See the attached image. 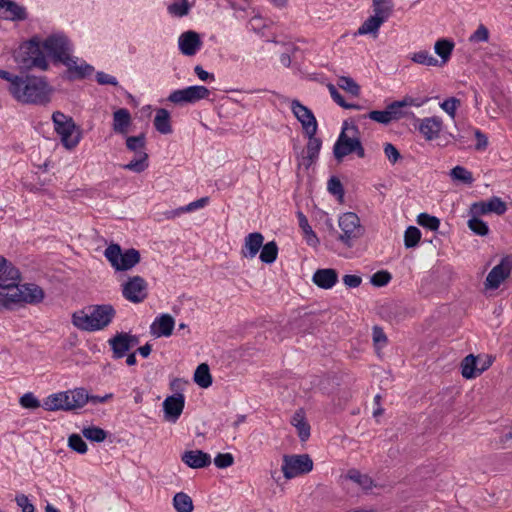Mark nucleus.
<instances>
[{"instance_id":"nucleus-17","label":"nucleus","mask_w":512,"mask_h":512,"mask_svg":"<svg viewBox=\"0 0 512 512\" xmlns=\"http://www.w3.org/2000/svg\"><path fill=\"white\" fill-rule=\"evenodd\" d=\"M291 110L297 120L301 123L305 134L307 136L315 135L318 124L313 112L296 99L291 101Z\"/></svg>"},{"instance_id":"nucleus-28","label":"nucleus","mask_w":512,"mask_h":512,"mask_svg":"<svg viewBox=\"0 0 512 512\" xmlns=\"http://www.w3.org/2000/svg\"><path fill=\"white\" fill-rule=\"evenodd\" d=\"M312 280L322 289H331L338 282V273L332 268L318 269Z\"/></svg>"},{"instance_id":"nucleus-12","label":"nucleus","mask_w":512,"mask_h":512,"mask_svg":"<svg viewBox=\"0 0 512 512\" xmlns=\"http://www.w3.org/2000/svg\"><path fill=\"white\" fill-rule=\"evenodd\" d=\"M313 469V461L308 454L284 455L281 470L286 479L307 474Z\"/></svg>"},{"instance_id":"nucleus-22","label":"nucleus","mask_w":512,"mask_h":512,"mask_svg":"<svg viewBox=\"0 0 512 512\" xmlns=\"http://www.w3.org/2000/svg\"><path fill=\"white\" fill-rule=\"evenodd\" d=\"M185 398L182 394H176L167 397L163 402L165 419L167 421L176 422L183 412Z\"/></svg>"},{"instance_id":"nucleus-61","label":"nucleus","mask_w":512,"mask_h":512,"mask_svg":"<svg viewBox=\"0 0 512 512\" xmlns=\"http://www.w3.org/2000/svg\"><path fill=\"white\" fill-rule=\"evenodd\" d=\"M328 191L335 196H339L340 198L343 197V186L338 178L332 177L328 181Z\"/></svg>"},{"instance_id":"nucleus-16","label":"nucleus","mask_w":512,"mask_h":512,"mask_svg":"<svg viewBox=\"0 0 512 512\" xmlns=\"http://www.w3.org/2000/svg\"><path fill=\"white\" fill-rule=\"evenodd\" d=\"M512 271V257L506 256L488 273L484 286L486 290H495L510 276Z\"/></svg>"},{"instance_id":"nucleus-46","label":"nucleus","mask_w":512,"mask_h":512,"mask_svg":"<svg viewBox=\"0 0 512 512\" xmlns=\"http://www.w3.org/2000/svg\"><path fill=\"white\" fill-rule=\"evenodd\" d=\"M421 239V231L415 226H409L404 233V244L406 248H413L418 245Z\"/></svg>"},{"instance_id":"nucleus-64","label":"nucleus","mask_w":512,"mask_h":512,"mask_svg":"<svg viewBox=\"0 0 512 512\" xmlns=\"http://www.w3.org/2000/svg\"><path fill=\"white\" fill-rule=\"evenodd\" d=\"M96 78H97L98 83L101 85L109 84V85L116 86L118 84L115 77H113L107 73H104V72H98Z\"/></svg>"},{"instance_id":"nucleus-32","label":"nucleus","mask_w":512,"mask_h":512,"mask_svg":"<svg viewBox=\"0 0 512 512\" xmlns=\"http://www.w3.org/2000/svg\"><path fill=\"white\" fill-rule=\"evenodd\" d=\"M299 227L301 228L304 238L309 246L316 247L319 244V239L315 232L312 230L309 225L307 217L302 213H297Z\"/></svg>"},{"instance_id":"nucleus-49","label":"nucleus","mask_w":512,"mask_h":512,"mask_svg":"<svg viewBox=\"0 0 512 512\" xmlns=\"http://www.w3.org/2000/svg\"><path fill=\"white\" fill-rule=\"evenodd\" d=\"M468 227L477 235L485 236L489 233L488 225L476 216L468 220Z\"/></svg>"},{"instance_id":"nucleus-25","label":"nucleus","mask_w":512,"mask_h":512,"mask_svg":"<svg viewBox=\"0 0 512 512\" xmlns=\"http://www.w3.org/2000/svg\"><path fill=\"white\" fill-rule=\"evenodd\" d=\"M175 325L174 318L169 314H162L157 317L150 326V332L153 336L168 337L172 334Z\"/></svg>"},{"instance_id":"nucleus-5","label":"nucleus","mask_w":512,"mask_h":512,"mask_svg":"<svg viewBox=\"0 0 512 512\" xmlns=\"http://www.w3.org/2000/svg\"><path fill=\"white\" fill-rule=\"evenodd\" d=\"M358 134L359 129L355 123L348 121L343 123L342 131L333 148L334 156L338 161L353 152L360 158L365 157V151Z\"/></svg>"},{"instance_id":"nucleus-50","label":"nucleus","mask_w":512,"mask_h":512,"mask_svg":"<svg viewBox=\"0 0 512 512\" xmlns=\"http://www.w3.org/2000/svg\"><path fill=\"white\" fill-rule=\"evenodd\" d=\"M68 446L79 454H85L88 450L86 442L79 434H72L68 438Z\"/></svg>"},{"instance_id":"nucleus-43","label":"nucleus","mask_w":512,"mask_h":512,"mask_svg":"<svg viewBox=\"0 0 512 512\" xmlns=\"http://www.w3.org/2000/svg\"><path fill=\"white\" fill-rule=\"evenodd\" d=\"M337 86L352 96L357 97L360 94V86L351 77H339L337 79Z\"/></svg>"},{"instance_id":"nucleus-31","label":"nucleus","mask_w":512,"mask_h":512,"mask_svg":"<svg viewBox=\"0 0 512 512\" xmlns=\"http://www.w3.org/2000/svg\"><path fill=\"white\" fill-rule=\"evenodd\" d=\"M65 392H59L55 394H51L48 397H46L42 403V407L46 411H57V410H64L67 411V398Z\"/></svg>"},{"instance_id":"nucleus-10","label":"nucleus","mask_w":512,"mask_h":512,"mask_svg":"<svg viewBox=\"0 0 512 512\" xmlns=\"http://www.w3.org/2000/svg\"><path fill=\"white\" fill-rule=\"evenodd\" d=\"M104 256L116 271H128L141 260L138 250L130 248L122 251L119 244H110L104 251Z\"/></svg>"},{"instance_id":"nucleus-51","label":"nucleus","mask_w":512,"mask_h":512,"mask_svg":"<svg viewBox=\"0 0 512 512\" xmlns=\"http://www.w3.org/2000/svg\"><path fill=\"white\" fill-rule=\"evenodd\" d=\"M327 88L330 92L332 99L341 107L345 109H360L359 105L347 103L343 96L339 93L337 88L333 84H328Z\"/></svg>"},{"instance_id":"nucleus-19","label":"nucleus","mask_w":512,"mask_h":512,"mask_svg":"<svg viewBox=\"0 0 512 512\" xmlns=\"http://www.w3.org/2000/svg\"><path fill=\"white\" fill-rule=\"evenodd\" d=\"M20 273L13 264L0 255V307L3 305V296L12 284L19 282Z\"/></svg>"},{"instance_id":"nucleus-11","label":"nucleus","mask_w":512,"mask_h":512,"mask_svg":"<svg viewBox=\"0 0 512 512\" xmlns=\"http://www.w3.org/2000/svg\"><path fill=\"white\" fill-rule=\"evenodd\" d=\"M126 147L135 153V157L129 163L122 165L125 170L141 173L148 168V154L145 152V136H129L126 139Z\"/></svg>"},{"instance_id":"nucleus-57","label":"nucleus","mask_w":512,"mask_h":512,"mask_svg":"<svg viewBox=\"0 0 512 512\" xmlns=\"http://www.w3.org/2000/svg\"><path fill=\"white\" fill-rule=\"evenodd\" d=\"M234 463V457L231 453H219L214 458V464L216 467L223 469L232 466Z\"/></svg>"},{"instance_id":"nucleus-40","label":"nucleus","mask_w":512,"mask_h":512,"mask_svg":"<svg viewBox=\"0 0 512 512\" xmlns=\"http://www.w3.org/2000/svg\"><path fill=\"white\" fill-rule=\"evenodd\" d=\"M380 17L377 16H370L368 19H366L363 24L359 27L357 33L359 35H365V34H375L379 30L380 26L384 23Z\"/></svg>"},{"instance_id":"nucleus-34","label":"nucleus","mask_w":512,"mask_h":512,"mask_svg":"<svg viewBox=\"0 0 512 512\" xmlns=\"http://www.w3.org/2000/svg\"><path fill=\"white\" fill-rule=\"evenodd\" d=\"M291 424L297 429L298 436L302 441H306L310 436V426L306 422L304 413L297 411L291 418Z\"/></svg>"},{"instance_id":"nucleus-14","label":"nucleus","mask_w":512,"mask_h":512,"mask_svg":"<svg viewBox=\"0 0 512 512\" xmlns=\"http://www.w3.org/2000/svg\"><path fill=\"white\" fill-rule=\"evenodd\" d=\"M492 365V357L489 355L474 356L470 354L461 362V373L466 379H473L479 376Z\"/></svg>"},{"instance_id":"nucleus-29","label":"nucleus","mask_w":512,"mask_h":512,"mask_svg":"<svg viewBox=\"0 0 512 512\" xmlns=\"http://www.w3.org/2000/svg\"><path fill=\"white\" fill-rule=\"evenodd\" d=\"M132 119L126 108H120L113 113V131L118 134H127Z\"/></svg>"},{"instance_id":"nucleus-37","label":"nucleus","mask_w":512,"mask_h":512,"mask_svg":"<svg viewBox=\"0 0 512 512\" xmlns=\"http://www.w3.org/2000/svg\"><path fill=\"white\" fill-rule=\"evenodd\" d=\"M194 381L201 388H208L211 386L212 376L210 374L209 366L206 363H202L196 368Z\"/></svg>"},{"instance_id":"nucleus-53","label":"nucleus","mask_w":512,"mask_h":512,"mask_svg":"<svg viewBox=\"0 0 512 512\" xmlns=\"http://www.w3.org/2000/svg\"><path fill=\"white\" fill-rule=\"evenodd\" d=\"M461 102L455 97H450L440 103L441 109H443L452 119L456 116V110L460 106Z\"/></svg>"},{"instance_id":"nucleus-3","label":"nucleus","mask_w":512,"mask_h":512,"mask_svg":"<svg viewBox=\"0 0 512 512\" xmlns=\"http://www.w3.org/2000/svg\"><path fill=\"white\" fill-rule=\"evenodd\" d=\"M44 51L55 61L63 63L69 71L78 77H85L91 74L93 68L90 65H77L76 60L70 56L71 44L66 36L53 34L43 40Z\"/></svg>"},{"instance_id":"nucleus-30","label":"nucleus","mask_w":512,"mask_h":512,"mask_svg":"<svg viewBox=\"0 0 512 512\" xmlns=\"http://www.w3.org/2000/svg\"><path fill=\"white\" fill-rule=\"evenodd\" d=\"M67 398V411L82 408L89 402V394L84 388H76L74 390L65 391Z\"/></svg>"},{"instance_id":"nucleus-58","label":"nucleus","mask_w":512,"mask_h":512,"mask_svg":"<svg viewBox=\"0 0 512 512\" xmlns=\"http://www.w3.org/2000/svg\"><path fill=\"white\" fill-rule=\"evenodd\" d=\"M373 342L377 349L382 348L387 343V337L383 329L378 326L373 327Z\"/></svg>"},{"instance_id":"nucleus-39","label":"nucleus","mask_w":512,"mask_h":512,"mask_svg":"<svg viewBox=\"0 0 512 512\" xmlns=\"http://www.w3.org/2000/svg\"><path fill=\"white\" fill-rule=\"evenodd\" d=\"M393 8L392 0H373V12L374 16L380 17L383 21H386L391 14Z\"/></svg>"},{"instance_id":"nucleus-45","label":"nucleus","mask_w":512,"mask_h":512,"mask_svg":"<svg viewBox=\"0 0 512 512\" xmlns=\"http://www.w3.org/2000/svg\"><path fill=\"white\" fill-rule=\"evenodd\" d=\"M188 0H178L170 4L167 8L168 12L175 17L186 16L190 11Z\"/></svg>"},{"instance_id":"nucleus-60","label":"nucleus","mask_w":512,"mask_h":512,"mask_svg":"<svg viewBox=\"0 0 512 512\" xmlns=\"http://www.w3.org/2000/svg\"><path fill=\"white\" fill-rule=\"evenodd\" d=\"M15 502L22 512H32L35 510L34 505L30 502L25 494H18L15 497Z\"/></svg>"},{"instance_id":"nucleus-8","label":"nucleus","mask_w":512,"mask_h":512,"mask_svg":"<svg viewBox=\"0 0 512 512\" xmlns=\"http://www.w3.org/2000/svg\"><path fill=\"white\" fill-rule=\"evenodd\" d=\"M8 290L3 296V305L7 306L9 303L25 302L29 304L40 303L44 298V291L41 287L35 284L19 285L18 282L7 287Z\"/></svg>"},{"instance_id":"nucleus-48","label":"nucleus","mask_w":512,"mask_h":512,"mask_svg":"<svg viewBox=\"0 0 512 512\" xmlns=\"http://www.w3.org/2000/svg\"><path fill=\"white\" fill-rule=\"evenodd\" d=\"M417 223L431 231L438 230L440 226V220L437 217L431 216L427 213L419 214L417 217Z\"/></svg>"},{"instance_id":"nucleus-59","label":"nucleus","mask_w":512,"mask_h":512,"mask_svg":"<svg viewBox=\"0 0 512 512\" xmlns=\"http://www.w3.org/2000/svg\"><path fill=\"white\" fill-rule=\"evenodd\" d=\"M384 154L391 164H395L401 158L400 152L391 143L384 145Z\"/></svg>"},{"instance_id":"nucleus-56","label":"nucleus","mask_w":512,"mask_h":512,"mask_svg":"<svg viewBox=\"0 0 512 512\" xmlns=\"http://www.w3.org/2000/svg\"><path fill=\"white\" fill-rule=\"evenodd\" d=\"M489 40V30L483 24H480L477 30L469 37L472 43L487 42Z\"/></svg>"},{"instance_id":"nucleus-35","label":"nucleus","mask_w":512,"mask_h":512,"mask_svg":"<svg viewBox=\"0 0 512 512\" xmlns=\"http://www.w3.org/2000/svg\"><path fill=\"white\" fill-rule=\"evenodd\" d=\"M454 49V43L448 39H439L434 45L435 53L441 58L439 65L448 62Z\"/></svg>"},{"instance_id":"nucleus-13","label":"nucleus","mask_w":512,"mask_h":512,"mask_svg":"<svg viewBox=\"0 0 512 512\" xmlns=\"http://www.w3.org/2000/svg\"><path fill=\"white\" fill-rule=\"evenodd\" d=\"M122 296L129 302L139 304L148 297V283L139 276H131L121 285Z\"/></svg>"},{"instance_id":"nucleus-21","label":"nucleus","mask_w":512,"mask_h":512,"mask_svg":"<svg viewBox=\"0 0 512 512\" xmlns=\"http://www.w3.org/2000/svg\"><path fill=\"white\" fill-rule=\"evenodd\" d=\"M442 128L443 121L438 116L426 117L419 120V132L427 141L438 138Z\"/></svg>"},{"instance_id":"nucleus-54","label":"nucleus","mask_w":512,"mask_h":512,"mask_svg":"<svg viewBox=\"0 0 512 512\" xmlns=\"http://www.w3.org/2000/svg\"><path fill=\"white\" fill-rule=\"evenodd\" d=\"M19 402L23 408L27 409H36L42 406L40 401L31 392L25 393L23 396H21Z\"/></svg>"},{"instance_id":"nucleus-38","label":"nucleus","mask_w":512,"mask_h":512,"mask_svg":"<svg viewBox=\"0 0 512 512\" xmlns=\"http://www.w3.org/2000/svg\"><path fill=\"white\" fill-rule=\"evenodd\" d=\"M346 478L357 483L362 489L370 490L374 487V481L367 474H362L356 469H350L347 472Z\"/></svg>"},{"instance_id":"nucleus-41","label":"nucleus","mask_w":512,"mask_h":512,"mask_svg":"<svg viewBox=\"0 0 512 512\" xmlns=\"http://www.w3.org/2000/svg\"><path fill=\"white\" fill-rule=\"evenodd\" d=\"M260 260L263 263L271 264L277 259L278 246L275 241H270L261 247Z\"/></svg>"},{"instance_id":"nucleus-9","label":"nucleus","mask_w":512,"mask_h":512,"mask_svg":"<svg viewBox=\"0 0 512 512\" xmlns=\"http://www.w3.org/2000/svg\"><path fill=\"white\" fill-rule=\"evenodd\" d=\"M340 232L337 240H339L347 248L354 246L365 233L364 227L360 223L359 217L353 212H346L338 219Z\"/></svg>"},{"instance_id":"nucleus-6","label":"nucleus","mask_w":512,"mask_h":512,"mask_svg":"<svg viewBox=\"0 0 512 512\" xmlns=\"http://www.w3.org/2000/svg\"><path fill=\"white\" fill-rule=\"evenodd\" d=\"M422 103L416 102V100L412 97H405L401 101H394L387 105L385 110H373L368 114L358 116V120L369 118L377 123L388 125L393 121L400 120L405 116L403 111L404 107L407 106H421Z\"/></svg>"},{"instance_id":"nucleus-62","label":"nucleus","mask_w":512,"mask_h":512,"mask_svg":"<svg viewBox=\"0 0 512 512\" xmlns=\"http://www.w3.org/2000/svg\"><path fill=\"white\" fill-rule=\"evenodd\" d=\"M208 203H209V197H202L196 201L189 203L188 205L183 206V210H185L186 213H190L195 210L204 208Z\"/></svg>"},{"instance_id":"nucleus-24","label":"nucleus","mask_w":512,"mask_h":512,"mask_svg":"<svg viewBox=\"0 0 512 512\" xmlns=\"http://www.w3.org/2000/svg\"><path fill=\"white\" fill-rule=\"evenodd\" d=\"M181 460L193 469L204 468L211 464V456L202 450L185 451L181 456Z\"/></svg>"},{"instance_id":"nucleus-1","label":"nucleus","mask_w":512,"mask_h":512,"mask_svg":"<svg viewBox=\"0 0 512 512\" xmlns=\"http://www.w3.org/2000/svg\"><path fill=\"white\" fill-rule=\"evenodd\" d=\"M52 87L45 77L21 76L11 89V95L24 104L46 105L51 100Z\"/></svg>"},{"instance_id":"nucleus-47","label":"nucleus","mask_w":512,"mask_h":512,"mask_svg":"<svg viewBox=\"0 0 512 512\" xmlns=\"http://www.w3.org/2000/svg\"><path fill=\"white\" fill-rule=\"evenodd\" d=\"M82 435L90 440L95 442H103L106 437L107 433L102 428L96 427V426H90L86 427L82 430Z\"/></svg>"},{"instance_id":"nucleus-27","label":"nucleus","mask_w":512,"mask_h":512,"mask_svg":"<svg viewBox=\"0 0 512 512\" xmlns=\"http://www.w3.org/2000/svg\"><path fill=\"white\" fill-rule=\"evenodd\" d=\"M264 237L259 232L248 234L244 240V246L241 254L245 258H254L263 246Z\"/></svg>"},{"instance_id":"nucleus-26","label":"nucleus","mask_w":512,"mask_h":512,"mask_svg":"<svg viewBox=\"0 0 512 512\" xmlns=\"http://www.w3.org/2000/svg\"><path fill=\"white\" fill-rule=\"evenodd\" d=\"M307 137L308 143L304 151L305 155L302 156L299 163V165H303L306 169H308L312 164L316 162L322 146V141L320 138L315 137V135Z\"/></svg>"},{"instance_id":"nucleus-42","label":"nucleus","mask_w":512,"mask_h":512,"mask_svg":"<svg viewBox=\"0 0 512 512\" xmlns=\"http://www.w3.org/2000/svg\"><path fill=\"white\" fill-rule=\"evenodd\" d=\"M450 177L453 181L471 185L474 181L473 175L463 166H456L450 171Z\"/></svg>"},{"instance_id":"nucleus-20","label":"nucleus","mask_w":512,"mask_h":512,"mask_svg":"<svg viewBox=\"0 0 512 512\" xmlns=\"http://www.w3.org/2000/svg\"><path fill=\"white\" fill-rule=\"evenodd\" d=\"M200 35L192 30L183 32L178 39V46L185 56H194L202 47Z\"/></svg>"},{"instance_id":"nucleus-4","label":"nucleus","mask_w":512,"mask_h":512,"mask_svg":"<svg viewBox=\"0 0 512 512\" xmlns=\"http://www.w3.org/2000/svg\"><path fill=\"white\" fill-rule=\"evenodd\" d=\"M15 61L22 70L38 68L46 71L49 63L44 54L43 40L40 37H33L23 43L15 55Z\"/></svg>"},{"instance_id":"nucleus-52","label":"nucleus","mask_w":512,"mask_h":512,"mask_svg":"<svg viewBox=\"0 0 512 512\" xmlns=\"http://www.w3.org/2000/svg\"><path fill=\"white\" fill-rule=\"evenodd\" d=\"M487 208L490 213H495L497 215H503L507 211V204L502 201L499 197H492L487 200Z\"/></svg>"},{"instance_id":"nucleus-44","label":"nucleus","mask_w":512,"mask_h":512,"mask_svg":"<svg viewBox=\"0 0 512 512\" xmlns=\"http://www.w3.org/2000/svg\"><path fill=\"white\" fill-rule=\"evenodd\" d=\"M411 60L417 64L426 65V66H438L439 60H437L433 55H431L426 50H421L418 52H415Z\"/></svg>"},{"instance_id":"nucleus-7","label":"nucleus","mask_w":512,"mask_h":512,"mask_svg":"<svg viewBox=\"0 0 512 512\" xmlns=\"http://www.w3.org/2000/svg\"><path fill=\"white\" fill-rule=\"evenodd\" d=\"M52 120L62 145L68 150L74 149L81 140V132L72 117L56 111L52 115Z\"/></svg>"},{"instance_id":"nucleus-55","label":"nucleus","mask_w":512,"mask_h":512,"mask_svg":"<svg viewBox=\"0 0 512 512\" xmlns=\"http://www.w3.org/2000/svg\"><path fill=\"white\" fill-rule=\"evenodd\" d=\"M391 280V274L388 271H378L371 277L370 282L376 287H383Z\"/></svg>"},{"instance_id":"nucleus-33","label":"nucleus","mask_w":512,"mask_h":512,"mask_svg":"<svg viewBox=\"0 0 512 512\" xmlns=\"http://www.w3.org/2000/svg\"><path fill=\"white\" fill-rule=\"evenodd\" d=\"M154 126L161 134L172 133L170 113L166 109H158L154 118Z\"/></svg>"},{"instance_id":"nucleus-18","label":"nucleus","mask_w":512,"mask_h":512,"mask_svg":"<svg viewBox=\"0 0 512 512\" xmlns=\"http://www.w3.org/2000/svg\"><path fill=\"white\" fill-rule=\"evenodd\" d=\"M108 344L112 349L113 358L120 359L139 344V337L127 332H119L108 340Z\"/></svg>"},{"instance_id":"nucleus-2","label":"nucleus","mask_w":512,"mask_h":512,"mask_svg":"<svg viewBox=\"0 0 512 512\" xmlns=\"http://www.w3.org/2000/svg\"><path fill=\"white\" fill-rule=\"evenodd\" d=\"M116 315L110 304L92 305L72 314V324L82 331L94 332L105 329Z\"/></svg>"},{"instance_id":"nucleus-63","label":"nucleus","mask_w":512,"mask_h":512,"mask_svg":"<svg viewBox=\"0 0 512 512\" xmlns=\"http://www.w3.org/2000/svg\"><path fill=\"white\" fill-rule=\"evenodd\" d=\"M474 135L476 137V140H477V144L475 146V149L478 150V151H483L487 148L488 146V138L487 136L482 133L479 129H475L474 130Z\"/></svg>"},{"instance_id":"nucleus-15","label":"nucleus","mask_w":512,"mask_h":512,"mask_svg":"<svg viewBox=\"0 0 512 512\" xmlns=\"http://www.w3.org/2000/svg\"><path fill=\"white\" fill-rule=\"evenodd\" d=\"M210 95V91L205 86H189L184 89L173 91L168 100L174 104L183 105L187 103H195L199 100L206 99Z\"/></svg>"},{"instance_id":"nucleus-23","label":"nucleus","mask_w":512,"mask_h":512,"mask_svg":"<svg viewBox=\"0 0 512 512\" xmlns=\"http://www.w3.org/2000/svg\"><path fill=\"white\" fill-rule=\"evenodd\" d=\"M0 18L22 21L27 18L26 9L12 0H0Z\"/></svg>"},{"instance_id":"nucleus-36","label":"nucleus","mask_w":512,"mask_h":512,"mask_svg":"<svg viewBox=\"0 0 512 512\" xmlns=\"http://www.w3.org/2000/svg\"><path fill=\"white\" fill-rule=\"evenodd\" d=\"M173 507L177 512H192L194 509L192 498L184 492L174 495Z\"/></svg>"}]
</instances>
